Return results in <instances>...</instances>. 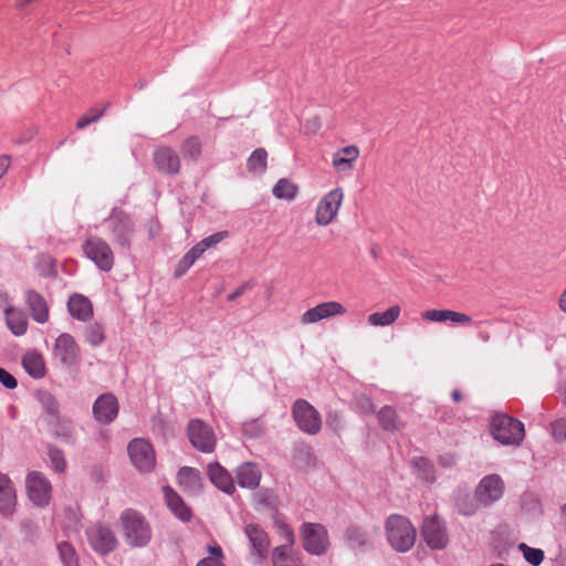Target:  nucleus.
<instances>
[{
    "label": "nucleus",
    "mask_w": 566,
    "mask_h": 566,
    "mask_svg": "<svg viewBox=\"0 0 566 566\" xmlns=\"http://www.w3.org/2000/svg\"><path fill=\"white\" fill-rule=\"evenodd\" d=\"M84 255L101 271L109 272L115 262L111 245L102 238L90 235L82 244Z\"/></svg>",
    "instance_id": "nucleus-5"
},
{
    "label": "nucleus",
    "mask_w": 566,
    "mask_h": 566,
    "mask_svg": "<svg viewBox=\"0 0 566 566\" xmlns=\"http://www.w3.org/2000/svg\"><path fill=\"white\" fill-rule=\"evenodd\" d=\"M304 549L312 555H323L326 553L329 542L328 533L324 525L315 523H304L301 527Z\"/></svg>",
    "instance_id": "nucleus-8"
},
{
    "label": "nucleus",
    "mask_w": 566,
    "mask_h": 566,
    "mask_svg": "<svg viewBox=\"0 0 566 566\" xmlns=\"http://www.w3.org/2000/svg\"><path fill=\"white\" fill-rule=\"evenodd\" d=\"M293 418L301 431L317 434L322 429L319 412L306 400L297 399L292 407Z\"/></svg>",
    "instance_id": "nucleus-6"
},
{
    "label": "nucleus",
    "mask_w": 566,
    "mask_h": 566,
    "mask_svg": "<svg viewBox=\"0 0 566 566\" xmlns=\"http://www.w3.org/2000/svg\"><path fill=\"white\" fill-rule=\"evenodd\" d=\"M244 533L249 538L251 553L256 555L259 559H263L270 546L268 534L258 524L245 525Z\"/></svg>",
    "instance_id": "nucleus-19"
},
{
    "label": "nucleus",
    "mask_w": 566,
    "mask_h": 566,
    "mask_svg": "<svg viewBox=\"0 0 566 566\" xmlns=\"http://www.w3.org/2000/svg\"><path fill=\"white\" fill-rule=\"evenodd\" d=\"M344 192L342 188H335L327 192L318 202L315 212V222L318 226H328L338 213Z\"/></svg>",
    "instance_id": "nucleus-13"
},
{
    "label": "nucleus",
    "mask_w": 566,
    "mask_h": 566,
    "mask_svg": "<svg viewBox=\"0 0 566 566\" xmlns=\"http://www.w3.org/2000/svg\"><path fill=\"white\" fill-rule=\"evenodd\" d=\"M203 253L205 252L202 251V249H200V247L197 243L186 253V255L190 256V259L196 262Z\"/></svg>",
    "instance_id": "nucleus-54"
},
{
    "label": "nucleus",
    "mask_w": 566,
    "mask_h": 566,
    "mask_svg": "<svg viewBox=\"0 0 566 566\" xmlns=\"http://www.w3.org/2000/svg\"><path fill=\"white\" fill-rule=\"evenodd\" d=\"M377 419L379 426L385 431L395 432L405 428V422L399 418L396 409L391 406L382 407L377 413Z\"/></svg>",
    "instance_id": "nucleus-32"
},
{
    "label": "nucleus",
    "mask_w": 566,
    "mask_h": 566,
    "mask_svg": "<svg viewBox=\"0 0 566 566\" xmlns=\"http://www.w3.org/2000/svg\"><path fill=\"white\" fill-rule=\"evenodd\" d=\"M412 464L419 479L429 483H432L436 480L433 465L427 458H415L412 460Z\"/></svg>",
    "instance_id": "nucleus-39"
},
{
    "label": "nucleus",
    "mask_w": 566,
    "mask_h": 566,
    "mask_svg": "<svg viewBox=\"0 0 566 566\" xmlns=\"http://www.w3.org/2000/svg\"><path fill=\"white\" fill-rule=\"evenodd\" d=\"M347 546L357 552H365L373 546L367 532L358 525H350L344 534Z\"/></svg>",
    "instance_id": "nucleus-29"
},
{
    "label": "nucleus",
    "mask_w": 566,
    "mask_h": 566,
    "mask_svg": "<svg viewBox=\"0 0 566 566\" xmlns=\"http://www.w3.org/2000/svg\"><path fill=\"white\" fill-rule=\"evenodd\" d=\"M70 315L81 322H87L93 316V304L82 294H73L67 302Z\"/></svg>",
    "instance_id": "nucleus-27"
},
{
    "label": "nucleus",
    "mask_w": 566,
    "mask_h": 566,
    "mask_svg": "<svg viewBox=\"0 0 566 566\" xmlns=\"http://www.w3.org/2000/svg\"><path fill=\"white\" fill-rule=\"evenodd\" d=\"M208 475L211 483L227 494L235 491L234 481L231 474L218 462L208 464Z\"/></svg>",
    "instance_id": "nucleus-24"
},
{
    "label": "nucleus",
    "mask_w": 566,
    "mask_h": 566,
    "mask_svg": "<svg viewBox=\"0 0 566 566\" xmlns=\"http://www.w3.org/2000/svg\"><path fill=\"white\" fill-rule=\"evenodd\" d=\"M10 306L9 305V295L7 292L0 290V308L4 307V310Z\"/></svg>",
    "instance_id": "nucleus-59"
},
{
    "label": "nucleus",
    "mask_w": 566,
    "mask_h": 566,
    "mask_svg": "<svg viewBox=\"0 0 566 566\" xmlns=\"http://www.w3.org/2000/svg\"><path fill=\"white\" fill-rule=\"evenodd\" d=\"M228 235H229L228 231H219V232H216L211 235L203 238L201 241L198 242V245L205 252L206 250L219 244L222 240L228 238Z\"/></svg>",
    "instance_id": "nucleus-47"
},
{
    "label": "nucleus",
    "mask_w": 566,
    "mask_h": 566,
    "mask_svg": "<svg viewBox=\"0 0 566 566\" xmlns=\"http://www.w3.org/2000/svg\"><path fill=\"white\" fill-rule=\"evenodd\" d=\"M179 486L188 494H198L202 489L200 472L191 467H182L177 473Z\"/></svg>",
    "instance_id": "nucleus-26"
},
{
    "label": "nucleus",
    "mask_w": 566,
    "mask_h": 566,
    "mask_svg": "<svg viewBox=\"0 0 566 566\" xmlns=\"http://www.w3.org/2000/svg\"><path fill=\"white\" fill-rule=\"evenodd\" d=\"M27 490L33 504L44 507L51 500L52 486L43 473L33 471L27 476Z\"/></svg>",
    "instance_id": "nucleus-14"
},
{
    "label": "nucleus",
    "mask_w": 566,
    "mask_h": 566,
    "mask_svg": "<svg viewBox=\"0 0 566 566\" xmlns=\"http://www.w3.org/2000/svg\"><path fill=\"white\" fill-rule=\"evenodd\" d=\"M24 300L31 317L36 323H46L49 319V305L45 298L39 292L30 289L24 292Z\"/></svg>",
    "instance_id": "nucleus-21"
},
{
    "label": "nucleus",
    "mask_w": 566,
    "mask_h": 566,
    "mask_svg": "<svg viewBox=\"0 0 566 566\" xmlns=\"http://www.w3.org/2000/svg\"><path fill=\"white\" fill-rule=\"evenodd\" d=\"M188 438L197 450L203 453L214 451L217 439L212 428L200 419H193L188 424Z\"/></svg>",
    "instance_id": "nucleus-10"
},
{
    "label": "nucleus",
    "mask_w": 566,
    "mask_h": 566,
    "mask_svg": "<svg viewBox=\"0 0 566 566\" xmlns=\"http://www.w3.org/2000/svg\"><path fill=\"white\" fill-rule=\"evenodd\" d=\"M57 551L60 558L65 566H76L77 557L73 545L69 542H61L57 545Z\"/></svg>",
    "instance_id": "nucleus-43"
},
{
    "label": "nucleus",
    "mask_w": 566,
    "mask_h": 566,
    "mask_svg": "<svg viewBox=\"0 0 566 566\" xmlns=\"http://www.w3.org/2000/svg\"><path fill=\"white\" fill-rule=\"evenodd\" d=\"M22 365L33 378H42L45 374L44 360L36 352L27 353L22 358Z\"/></svg>",
    "instance_id": "nucleus-34"
},
{
    "label": "nucleus",
    "mask_w": 566,
    "mask_h": 566,
    "mask_svg": "<svg viewBox=\"0 0 566 566\" xmlns=\"http://www.w3.org/2000/svg\"><path fill=\"white\" fill-rule=\"evenodd\" d=\"M345 313L346 308L339 302H324L305 311L301 316V323L303 325L314 324L322 319L343 315Z\"/></svg>",
    "instance_id": "nucleus-17"
},
{
    "label": "nucleus",
    "mask_w": 566,
    "mask_h": 566,
    "mask_svg": "<svg viewBox=\"0 0 566 566\" xmlns=\"http://www.w3.org/2000/svg\"><path fill=\"white\" fill-rule=\"evenodd\" d=\"M451 397H452L454 402H460L462 400V395H461V392L458 389H454L451 392Z\"/></svg>",
    "instance_id": "nucleus-63"
},
{
    "label": "nucleus",
    "mask_w": 566,
    "mask_h": 566,
    "mask_svg": "<svg viewBox=\"0 0 566 566\" xmlns=\"http://www.w3.org/2000/svg\"><path fill=\"white\" fill-rule=\"evenodd\" d=\"M112 242L119 249L128 251L136 232L134 218L120 208H113L109 216L104 220Z\"/></svg>",
    "instance_id": "nucleus-1"
},
{
    "label": "nucleus",
    "mask_w": 566,
    "mask_h": 566,
    "mask_svg": "<svg viewBox=\"0 0 566 566\" xmlns=\"http://www.w3.org/2000/svg\"><path fill=\"white\" fill-rule=\"evenodd\" d=\"M476 337L482 343H489L491 340V334L488 331H479Z\"/></svg>",
    "instance_id": "nucleus-60"
},
{
    "label": "nucleus",
    "mask_w": 566,
    "mask_h": 566,
    "mask_svg": "<svg viewBox=\"0 0 566 566\" xmlns=\"http://www.w3.org/2000/svg\"><path fill=\"white\" fill-rule=\"evenodd\" d=\"M400 312L401 308L399 305H392L385 312H376L368 315L367 322L371 326H389L398 319Z\"/></svg>",
    "instance_id": "nucleus-33"
},
{
    "label": "nucleus",
    "mask_w": 566,
    "mask_h": 566,
    "mask_svg": "<svg viewBox=\"0 0 566 566\" xmlns=\"http://www.w3.org/2000/svg\"><path fill=\"white\" fill-rule=\"evenodd\" d=\"M298 192V187L286 178H281L272 189V193L276 199L292 201Z\"/></svg>",
    "instance_id": "nucleus-36"
},
{
    "label": "nucleus",
    "mask_w": 566,
    "mask_h": 566,
    "mask_svg": "<svg viewBox=\"0 0 566 566\" xmlns=\"http://www.w3.org/2000/svg\"><path fill=\"white\" fill-rule=\"evenodd\" d=\"M182 153L186 157L197 159L201 154V144L197 137H189L182 144Z\"/></svg>",
    "instance_id": "nucleus-46"
},
{
    "label": "nucleus",
    "mask_w": 566,
    "mask_h": 566,
    "mask_svg": "<svg viewBox=\"0 0 566 566\" xmlns=\"http://www.w3.org/2000/svg\"><path fill=\"white\" fill-rule=\"evenodd\" d=\"M291 547L287 545H281L275 547L272 554L273 563L276 564L279 562H283L287 558V554Z\"/></svg>",
    "instance_id": "nucleus-51"
},
{
    "label": "nucleus",
    "mask_w": 566,
    "mask_h": 566,
    "mask_svg": "<svg viewBox=\"0 0 566 566\" xmlns=\"http://www.w3.org/2000/svg\"><path fill=\"white\" fill-rule=\"evenodd\" d=\"M211 556L202 558L197 566H224L222 563L223 553L220 546H209Z\"/></svg>",
    "instance_id": "nucleus-44"
},
{
    "label": "nucleus",
    "mask_w": 566,
    "mask_h": 566,
    "mask_svg": "<svg viewBox=\"0 0 566 566\" xmlns=\"http://www.w3.org/2000/svg\"><path fill=\"white\" fill-rule=\"evenodd\" d=\"M86 538L91 548L103 556L114 552L118 541L115 533L106 525L96 523L85 531Z\"/></svg>",
    "instance_id": "nucleus-7"
},
{
    "label": "nucleus",
    "mask_w": 566,
    "mask_h": 566,
    "mask_svg": "<svg viewBox=\"0 0 566 566\" xmlns=\"http://www.w3.org/2000/svg\"><path fill=\"white\" fill-rule=\"evenodd\" d=\"M133 465L140 472H150L156 464V454L151 443L143 438L133 439L127 447Z\"/></svg>",
    "instance_id": "nucleus-9"
},
{
    "label": "nucleus",
    "mask_w": 566,
    "mask_h": 566,
    "mask_svg": "<svg viewBox=\"0 0 566 566\" xmlns=\"http://www.w3.org/2000/svg\"><path fill=\"white\" fill-rule=\"evenodd\" d=\"M195 264V261L190 259V256H187L186 254L181 258V260L178 262L176 269H175V277H181L184 276L187 271Z\"/></svg>",
    "instance_id": "nucleus-49"
},
{
    "label": "nucleus",
    "mask_w": 566,
    "mask_h": 566,
    "mask_svg": "<svg viewBox=\"0 0 566 566\" xmlns=\"http://www.w3.org/2000/svg\"><path fill=\"white\" fill-rule=\"evenodd\" d=\"M283 535H284V538L286 541L285 545L291 547L293 545V543H294V533H293V531L290 527L285 526L283 528Z\"/></svg>",
    "instance_id": "nucleus-58"
},
{
    "label": "nucleus",
    "mask_w": 566,
    "mask_h": 566,
    "mask_svg": "<svg viewBox=\"0 0 566 566\" xmlns=\"http://www.w3.org/2000/svg\"><path fill=\"white\" fill-rule=\"evenodd\" d=\"M553 439L560 443L566 440V419L559 418L551 422Z\"/></svg>",
    "instance_id": "nucleus-48"
},
{
    "label": "nucleus",
    "mask_w": 566,
    "mask_h": 566,
    "mask_svg": "<svg viewBox=\"0 0 566 566\" xmlns=\"http://www.w3.org/2000/svg\"><path fill=\"white\" fill-rule=\"evenodd\" d=\"M421 534L431 549H443L449 543L446 524L437 515L423 518Z\"/></svg>",
    "instance_id": "nucleus-11"
},
{
    "label": "nucleus",
    "mask_w": 566,
    "mask_h": 566,
    "mask_svg": "<svg viewBox=\"0 0 566 566\" xmlns=\"http://www.w3.org/2000/svg\"><path fill=\"white\" fill-rule=\"evenodd\" d=\"M35 0H15V6L19 9H24L32 4Z\"/></svg>",
    "instance_id": "nucleus-61"
},
{
    "label": "nucleus",
    "mask_w": 566,
    "mask_h": 566,
    "mask_svg": "<svg viewBox=\"0 0 566 566\" xmlns=\"http://www.w3.org/2000/svg\"><path fill=\"white\" fill-rule=\"evenodd\" d=\"M10 163H11V159L9 156H0V178L8 170Z\"/></svg>",
    "instance_id": "nucleus-56"
},
{
    "label": "nucleus",
    "mask_w": 566,
    "mask_h": 566,
    "mask_svg": "<svg viewBox=\"0 0 566 566\" xmlns=\"http://www.w3.org/2000/svg\"><path fill=\"white\" fill-rule=\"evenodd\" d=\"M51 434L66 444H75L76 433L73 421L61 416L54 419H45Z\"/></svg>",
    "instance_id": "nucleus-20"
},
{
    "label": "nucleus",
    "mask_w": 566,
    "mask_h": 566,
    "mask_svg": "<svg viewBox=\"0 0 566 566\" xmlns=\"http://www.w3.org/2000/svg\"><path fill=\"white\" fill-rule=\"evenodd\" d=\"M479 505V501L474 495L469 493H459L455 497V507L457 511L464 516H472L476 513Z\"/></svg>",
    "instance_id": "nucleus-37"
},
{
    "label": "nucleus",
    "mask_w": 566,
    "mask_h": 566,
    "mask_svg": "<svg viewBox=\"0 0 566 566\" xmlns=\"http://www.w3.org/2000/svg\"><path fill=\"white\" fill-rule=\"evenodd\" d=\"M262 472L258 464L244 462L237 469V481L240 488L254 490L259 486Z\"/></svg>",
    "instance_id": "nucleus-25"
},
{
    "label": "nucleus",
    "mask_w": 566,
    "mask_h": 566,
    "mask_svg": "<svg viewBox=\"0 0 566 566\" xmlns=\"http://www.w3.org/2000/svg\"><path fill=\"white\" fill-rule=\"evenodd\" d=\"M359 156V149L355 145L340 148L333 156V166L339 171L352 170L354 163Z\"/></svg>",
    "instance_id": "nucleus-30"
},
{
    "label": "nucleus",
    "mask_w": 566,
    "mask_h": 566,
    "mask_svg": "<svg viewBox=\"0 0 566 566\" xmlns=\"http://www.w3.org/2000/svg\"><path fill=\"white\" fill-rule=\"evenodd\" d=\"M90 124H93V120L88 117V115L85 113L83 116H81L76 123L77 129H84Z\"/></svg>",
    "instance_id": "nucleus-57"
},
{
    "label": "nucleus",
    "mask_w": 566,
    "mask_h": 566,
    "mask_svg": "<svg viewBox=\"0 0 566 566\" xmlns=\"http://www.w3.org/2000/svg\"><path fill=\"white\" fill-rule=\"evenodd\" d=\"M268 153L264 148H256L248 158L247 167L254 174H263L266 170Z\"/></svg>",
    "instance_id": "nucleus-38"
},
{
    "label": "nucleus",
    "mask_w": 566,
    "mask_h": 566,
    "mask_svg": "<svg viewBox=\"0 0 566 566\" xmlns=\"http://www.w3.org/2000/svg\"><path fill=\"white\" fill-rule=\"evenodd\" d=\"M163 493L171 513L180 521L189 522L192 517V512L181 496L169 485L163 488Z\"/></svg>",
    "instance_id": "nucleus-23"
},
{
    "label": "nucleus",
    "mask_w": 566,
    "mask_h": 566,
    "mask_svg": "<svg viewBox=\"0 0 566 566\" xmlns=\"http://www.w3.org/2000/svg\"><path fill=\"white\" fill-rule=\"evenodd\" d=\"M491 433L503 446L518 447L525 438L524 423L506 413H496L491 420Z\"/></svg>",
    "instance_id": "nucleus-4"
},
{
    "label": "nucleus",
    "mask_w": 566,
    "mask_h": 566,
    "mask_svg": "<svg viewBox=\"0 0 566 566\" xmlns=\"http://www.w3.org/2000/svg\"><path fill=\"white\" fill-rule=\"evenodd\" d=\"M48 458L50 460L51 468L57 472L63 473L66 469V460L64 452L53 444L48 446Z\"/></svg>",
    "instance_id": "nucleus-41"
},
{
    "label": "nucleus",
    "mask_w": 566,
    "mask_h": 566,
    "mask_svg": "<svg viewBox=\"0 0 566 566\" xmlns=\"http://www.w3.org/2000/svg\"><path fill=\"white\" fill-rule=\"evenodd\" d=\"M0 382L7 389H14L18 386L17 379L3 368H0Z\"/></svg>",
    "instance_id": "nucleus-50"
},
{
    "label": "nucleus",
    "mask_w": 566,
    "mask_h": 566,
    "mask_svg": "<svg viewBox=\"0 0 566 566\" xmlns=\"http://www.w3.org/2000/svg\"><path fill=\"white\" fill-rule=\"evenodd\" d=\"M105 113V108H92L86 114L93 120V123L97 122Z\"/></svg>",
    "instance_id": "nucleus-55"
},
{
    "label": "nucleus",
    "mask_w": 566,
    "mask_h": 566,
    "mask_svg": "<svg viewBox=\"0 0 566 566\" xmlns=\"http://www.w3.org/2000/svg\"><path fill=\"white\" fill-rule=\"evenodd\" d=\"M6 322L8 328L15 336H22L28 331V318L23 311L8 306L4 310Z\"/></svg>",
    "instance_id": "nucleus-31"
},
{
    "label": "nucleus",
    "mask_w": 566,
    "mask_h": 566,
    "mask_svg": "<svg viewBox=\"0 0 566 566\" xmlns=\"http://www.w3.org/2000/svg\"><path fill=\"white\" fill-rule=\"evenodd\" d=\"M84 336L85 340L91 346L96 347L102 345L105 340V332L103 325L97 322L88 324L85 328Z\"/></svg>",
    "instance_id": "nucleus-40"
},
{
    "label": "nucleus",
    "mask_w": 566,
    "mask_h": 566,
    "mask_svg": "<svg viewBox=\"0 0 566 566\" xmlns=\"http://www.w3.org/2000/svg\"><path fill=\"white\" fill-rule=\"evenodd\" d=\"M125 541L132 547H145L151 539V528L146 518L133 509H126L119 516Z\"/></svg>",
    "instance_id": "nucleus-3"
},
{
    "label": "nucleus",
    "mask_w": 566,
    "mask_h": 566,
    "mask_svg": "<svg viewBox=\"0 0 566 566\" xmlns=\"http://www.w3.org/2000/svg\"><path fill=\"white\" fill-rule=\"evenodd\" d=\"M421 316L426 321L436 323H443L447 321L463 325L472 323L471 316L452 310H428L422 312Z\"/></svg>",
    "instance_id": "nucleus-28"
},
{
    "label": "nucleus",
    "mask_w": 566,
    "mask_h": 566,
    "mask_svg": "<svg viewBox=\"0 0 566 566\" xmlns=\"http://www.w3.org/2000/svg\"><path fill=\"white\" fill-rule=\"evenodd\" d=\"M249 287V284H242L227 296L228 301L232 302L237 300L239 296L243 295Z\"/></svg>",
    "instance_id": "nucleus-53"
},
{
    "label": "nucleus",
    "mask_w": 566,
    "mask_h": 566,
    "mask_svg": "<svg viewBox=\"0 0 566 566\" xmlns=\"http://www.w3.org/2000/svg\"><path fill=\"white\" fill-rule=\"evenodd\" d=\"M93 417L99 424H109L118 416L119 403L116 396L112 392L99 395L92 406Z\"/></svg>",
    "instance_id": "nucleus-15"
},
{
    "label": "nucleus",
    "mask_w": 566,
    "mask_h": 566,
    "mask_svg": "<svg viewBox=\"0 0 566 566\" xmlns=\"http://www.w3.org/2000/svg\"><path fill=\"white\" fill-rule=\"evenodd\" d=\"M36 397L43 411L46 413V419H54L61 416L60 403L51 392L48 390H40Z\"/></svg>",
    "instance_id": "nucleus-35"
},
{
    "label": "nucleus",
    "mask_w": 566,
    "mask_h": 566,
    "mask_svg": "<svg viewBox=\"0 0 566 566\" xmlns=\"http://www.w3.org/2000/svg\"><path fill=\"white\" fill-rule=\"evenodd\" d=\"M505 483L499 474H489L481 479L475 488V497L482 506H489L502 499Z\"/></svg>",
    "instance_id": "nucleus-12"
},
{
    "label": "nucleus",
    "mask_w": 566,
    "mask_h": 566,
    "mask_svg": "<svg viewBox=\"0 0 566 566\" xmlns=\"http://www.w3.org/2000/svg\"><path fill=\"white\" fill-rule=\"evenodd\" d=\"M263 430H264V423L260 418L245 421L242 424V432L245 437H249V438L260 437L262 434Z\"/></svg>",
    "instance_id": "nucleus-45"
},
{
    "label": "nucleus",
    "mask_w": 566,
    "mask_h": 566,
    "mask_svg": "<svg viewBox=\"0 0 566 566\" xmlns=\"http://www.w3.org/2000/svg\"><path fill=\"white\" fill-rule=\"evenodd\" d=\"M386 538L398 553L409 552L416 542L417 531L408 517L391 514L385 522Z\"/></svg>",
    "instance_id": "nucleus-2"
},
{
    "label": "nucleus",
    "mask_w": 566,
    "mask_h": 566,
    "mask_svg": "<svg viewBox=\"0 0 566 566\" xmlns=\"http://www.w3.org/2000/svg\"><path fill=\"white\" fill-rule=\"evenodd\" d=\"M53 355L65 366H74L78 361L80 348L74 337L69 333H62L55 339Z\"/></svg>",
    "instance_id": "nucleus-16"
},
{
    "label": "nucleus",
    "mask_w": 566,
    "mask_h": 566,
    "mask_svg": "<svg viewBox=\"0 0 566 566\" xmlns=\"http://www.w3.org/2000/svg\"><path fill=\"white\" fill-rule=\"evenodd\" d=\"M563 402L566 405V384L562 388Z\"/></svg>",
    "instance_id": "nucleus-64"
},
{
    "label": "nucleus",
    "mask_w": 566,
    "mask_h": 566,
    "mask_svg": "<svg viewBox=\"0 0 566 566\" xmlns=\"http://www.w3.org/2000/svg\"><path fill=\"white\" fill-rule=\"evenodd\" d=\"M358 407L360 411L365 415H370L375 411V406L368 397H361L358 400Z\"/></svg>",
    "instance_id": "nucleus-52"
},
{
    "label": "nucleus",
    "mask_w": 566,
    "mask_h": 566,
    "mask_svg": "<svg viewBox=\"0 0 566 566\" xmlns=\"http://www.w3.org/2000/svg\"><path fill=\"white\" fill-rule=\"evenodd\" d=\"M156 168L166 175H177L180 170V158L176 150L163 146L154 151Z\"/></svg>",
    "instance_id": "nucleus-18"
},
{
    "label": "nucleus",
    "mask_w": 566,
    "mask_h": 566,
    "mask_svg": "<svg viewBox=\"0 0 566 566\" xmlns=\"http://www.w3.org/2000/svg\"><path fill=\"white\" fill-rule=\"evenodd\" d=\"M559 307L563 312H566V290L563 292V294L559 297Z\"/></svg>",
    "instance_id": "nucleus-62"
},
{
    "label": "nucleus",
    "mask_w": 566,
    "mask_h": 566,
    "mask_svg": "<svg viewBox=\"0 0 566 566\" xmlns=\"http://www.w3.org/2000/svg\"><path fill=\"white\" fill-rule=\"evenodd\" d=\"M17 493L11 479L0 473V513L3 516L12 515L15 511Z\"/></svg>",
    "instance_id": "nucleus-22"
},
{
    "label": "nucleus",
    "mask_w": 566,
    "mask_h": 566,
    "mask_svg": "<svg viewBox=\"0 0 566 566\" xmlns=\"http://www.w3.org/2000/svg\"><path fill=\"white\" fill-rule=\"evenodd\" d=\"M518 549L523 553L525 560L532 566H539L544 560V552L541 548H534L525 543H521L518 544Z\"/></svg>",
    "instance_id": "nucleus-42"
}]
</instances>
